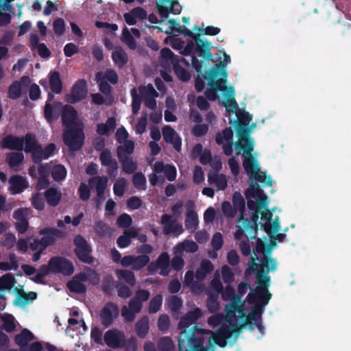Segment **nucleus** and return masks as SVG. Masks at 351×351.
<instances>
[{
  "instance_id": "1",
  "label": "nucleus",
  "mask_w": 351,
  "mask_h": 351,
  "mask_svg": "<svg viewBox=\"0 0 351 351\" xmlns=\"http://www.w3.org/2000/svg\"><path fill=\"white\" fill-rule=\"evenodd\" d=\"M231 326L223 324L215 332L203 329L196 325L188 332L182 331L178 339L179 351H208L214 344L221 348L227 345V340L233 333L239 334L245 326V319L235 317V321L228 319Z\"/></svg>"
},
{
  "instance_id": "2",
  "label": "nucleus",
  "mask_w": 351,
  "mask_h": 351,
  "mask_svg": "<svg viewBox=\"0 0 351 351\" xmlns=\"http://www.w3.org/2000/svg\"><path fill=\"white\" fill-rule=\"evenodd\" d=\"M218 69L216 68H210L208 73V84L210 86L205 91L206 98L210 101H215L217 98V90L226 91L228 93L224 94L226 99L221 104L225 106L227 112L229 113L237 112L238 110V104L234 98V90L232 86L227 87L225 86L226 83V79H217Z\"/></svg>"
},
{
  "instance_id": "3",
  "label": "nucleus",
  "mask_w": 351,
  "mask_h": 351,
  "mask_svg": "<svg viewBox=\"0 0 351 351\" xmlns=\"http://www.w3.org/2000/svg\"><path fill=\"white\" fill-rule=\"evenodd\" d=\"M278 263L275 258L264 257L261 263H257L252 257V265H250V269L256 272V291H269L271 278L269 273L274 272L277 269Z\"/></svg>"
},
{
  "instance_id": "4",
  "label": "nucleus",
  "mask_w": 351,
  "mask_h": 351,
  "mask_svg": "<svg viewBox=\"0 0 351 351\" xmlns=\"http://www.w3.org/2000/svg\"><path fill=\"white\" fill-rule=\"evenodd\" d=\"M221 293V298L224 301H230L226 306L227 318L230 319L231 322L235 321V317L245 319L243 303L239 298V295H237L234 288L230 284L227 285Z\"/></svg>"
},
{
  "instance_id": "5",
  "label": "nucleus",
  "mask_w": 351,
  "mask_h": 351,
  "mask_svg": "<svg viewBox=\"0 0 351 351\" xmlns=\"http://www.w3.org/2000/svg\"><path fill=\"white\" fill-rule=\"evenodd\" d=\"M40 235H43L40 239H34L29 243V247L32 251H45L49 246L55 244L58 239H62L65 236L63 231L53 227H47L38 231Z\"/></svg>"
},
{
  "instance_id": "6",
  "label": "nucleus",
  "mask_w": 351,
  "mask_h": 351,
  "mask_svg": "<svg viewBox=\"0 0 351 351\" xmlns=\"http://www.w3.org/2000/svg\"><path fill=\"white\" fill-rule=\"evenodd\" d=\"M259 213V210L252 212L251 220L244 217L243 215H240L237 225L238 229L234 233L236 240L241 239L244 235L248 240L256 237Z\"/></svg>"
},
{
  "instance_id": "7",
  "label": "nucleus",
  "mask_w": 351,
  "mask_h": 351,
  "mask_svg": "<svg viewBox=\"0 0 351 351\" xmlns=\"http://www.w3.org/2000/svg\"><path fill=\"white\" fill-rule=\"evenodd\" d=\"M56 145L51 143L45 148L39 143L36 136L34 138H27V147L26 154H31L32 160L34 164L41 163L43 160L48 159L53 155Z\"/></svg>"
},
{
  "instance_id": "8",
  "label": "nucleus",
  "mask_w": 351,
  "mask_h": 351,
  "mask_svg": "<svg viewBox=\"0 0 351 351\" xmlns=\"http://www.w3.org/2000/svg\"><path fill=\"white\" fill-rule=\"evenodd\" d=\"M83 123L77 126L66 128L64 130L62 138L64 143L71 152L80 150L84 145L85 135Z\"/></svg>"
},
{
  "instance_id": "9",
  "label": "nucleus",
  "mask_w": 351,
  "mask_h": 351,
  "mask_svg": "<svg viewBox=\"0 0 351 351\" xmlns=\"http://www.w3.org/2000/svg\"><path fill=\"white\" fill-rule=\"evenodd\" d=\"M235 148L243 152V166L247 176H267L266 172L261 171L258 160L252 154L254 149V142L247 140L246 143H243L241 146L235 147Z\"/></svg>"
},
{
  "instance_id": "10",
  "label": "nucleus",
  "mask_w": 351,
  "mask_h": 351,
  "mask_svg": "<svg viewBox=\"0 0 351 351\" xmlns=\"http://www.w3.org/2000/svg\"><path fill=\"white\" fill-rule=\"evenodd\" d=\"M238 120L234 121L235 131L239 140L235 142L234 147H239L243 143H246L247 140L254 142L250 136V128H248L250 122L252 119V116L248 112L243 110L242 112L237 113Z\"/></svg>"
},
{
  "instance_id": "11",
  "label": "nucleus",
  "mask_w": 351,
  "mask_h": 351,
  "mask_svg": "<svg viewBox=\"0 0 351 351\" xmlns=\"http://www.w3.org/2000/svg\"><path fill=\"white\" fill-rule=\"evenodd\" d=\"M35 134L31 132L27 133L23 137L7 135L0 143L2 149H8L10 150H16L18 152H24L26 153L27 147V138H34Z\"/></svg>"
},
{
  "instance_id": "12",
  "label": "nucleus",
  "mask_w": 351,
  "mask_h": 351,
  "mask_svg": "<svg viewBox=\"0 0 351 351\" xmlns=\"http://www.w3.org/2000/svg\"><path fill=\"white\" fill-rule=\"evenodd\" d=\"M73 243L75 246L74 253L77 258L84 263L92 264L94 262V258L90 255L92 248L85 238L77 234L74 238Z\"/></svg>"
},
{
  "instance_id": "13",
  "label": "nucleus",
  "mask_w": 351,
  "mask_h": 351,
  "mask_svg": "<svg viewBox=\"0 0 351 351\" xmlns=\"http://www.w3.org/2000/svg\"><path fill=\"white\" fill-rule=\"evenodd\" d=\"M50 267L53 274H62L64 276H71L75 271L73 263L64 256H55L49 259Z\"/></svg>"
},
{
  "instance_id": "14",
  "label": "nucleus",
  "mask_w": 351,
  "mask_h": 351,
  "mask_svg": "<svg viewBox=\"0 0 351 351\" xmlns=\"http://www.w3.org/2000/svg\"><path fill=\"white\" fill-rule=\"evenodd\" d=\"M32 210L30 208H20L15 210L12 217L16 220L14 227L19 234L25 233L29 227V219L32 216Z\"/></svg>"
},
{
  "instance_id": "15",
  "label": "nucleus",
  "mask_w": 351,
  "mask_h": 351,
  "mask_svg": "<svg viewBox=\"0 0 351 351\" xmlns=\"http://www.w3.org/2000/svg\"><path fill=\"white\" fill-rule=\"evenodd\" d=\"M126 337L120 330L113 328L107 330L104 335V341L108 347L117 349L125 346Z\"/></svg>"
},
{
  "instance_id": "16",
  "label": "nucleus",
  "mask_w": 351,
  "mask_h": 351,
  "mask_svg": "<svg viewBox=\"0 0 351 351\" xmlns=\"http://www.w3.org/2000/svg\"><path fill=\"white\" fill-rule=\"evenodd\" d=\"M160 223L163 226L162 231L165 235L173 234L177 237L184 232L182 225L177 223L170 215H162Z\"/></svg>"
},
{
  "instance_id": "17",
  "label": "nucleus",
  "mask_w": 351,
  "mask_h": 351,
  "mask_svg": "<svg viewBox=\"0 0 351 351\" xmlns=\"http://www.w3.org/2000/svg\"><path fill=\"white\" fill-rule=\"evenodd\" d=\"M194 42L195 43V56H196V57L202 58L203 62H215L210 52L213 48L210 42L208 41L206 39L201 38L200 35L196 36Z\"/></svg>"
},
{
  "instance_id": "18",
  "label": "nucleus",
  "mask_w": 351,
  "mask_h": 351,
  "mask_svg": "<svg viewBox=\"0 0 351 351\" xmlns=\"http://www.w3.org/2000/svg\"><path fill=\"white\" fill-rule=\"evenodd\" d=\"M86 93V82L79 80L72 86L71 93L65 95V100L69 104H76L85 97Z\"/></svg>"
},
{
  "instance_id": "19",
  "label": "nucleus",
  "mask_w": 351,
  "mask_h": 351,
  "mask_svg": "<svg viewBox=\"0 0 351 351\" xmlns=\"http://www.w3.org/2000/svg\"><path fill=\"white\" fill-rule=\"evenodd\" d=\"M119 309L118 306L112 302H107L100 313L101 322L105 327L110 326L113 321L118 317Z\"/></svg>"
},
{
  "instance_id": "20",
  "label": "nucleus",
  "mask_w": 351,
  "mask_h": 351,
  "mask_svg": "<svg viewBox=\"0 0 351 351\" xmlns=\"http://www.w3.org/2000/svg\"><path fill=\"white\" fill-rule=\"evenodd\" d=\"M62 122L65 128L77 126L80 123H83L78 119L77 111L74 107L68 104L63 106Z\"/></svg>"
},
{
  "instance_id": "21",
  "label": "nucleus",
  "mask_w": 351,
  "mask_h": 351,
  "mask_svg": "<svg viewBox=\"0 0 351 351\" xmlns=\"http://www.w3.org/2000/svg\"><path fill=\"white\" fill-rule=\"evenodd\" d=\"M88 280V276L84 272L76 274L72 278L66 283V287L69 290L75 293L82 294L86 291V287L83 284Z\"/></svg>"
},
{
  "instance_id": "22",
  "label": "nucleus",
  "mask_w": 351,
  "mask_h": 351,
  "mask_svg": "<svg viewBox=\"0 0 351 351\" xmlns=\"http://www.w3.org/2000/svg\"><path fill=\"white\" fill-rule=\"evenodd\" d=\"M271 296L272 295L269 291L254 290L248 293L246 300L250 304H254L263 308L269 303Z\"/></svg>"
},
{
  "instance_id": "23",
  "label": "nucleus",
  "mask_w": 351,
  "mask_h": 351,
  "mask_svg": "<svg viewBox=\"0 0 351 351\" xmlns=\"http://www.w3.org/2000/svg\"><path fill=\"white\" fill-rule=\"evenodd\" d=\"M178 3V0H160V3H157V12L162 19H167L170 13L178 14L181 12L180 8H175L174 4Z\"/></svg>"
},
{
  "instance_id": "24",
  "label": "nucleus",
  "mask_w": 351,
  "mask_h": 351,
  "mask_svg": "<svg viewBox=\"0 0 351 351\" xmlns=\"http://www.w3.org/2000/svg\"><path fill=\"white\" fill-rule=\"evenodd\" d=\"M202 316V313L200 308H195L193 311H189L184 316H183L178 324V327L180 329H184L182 330L180 333L182 331H186L188 332L189 330L192 328H189L188 330H186V328L190 327L191 325H193L197 320H198L199 318H201Z\"/></svg>"
},
{
  "instance_id": "25",
  "label": "nucleus",
  "mask_w": 351,
  "mask_h": 351,
  "mask_svg": "<svg viewBox=\"0 0 351 351\" xmlns=\"http://www.w3.org/2000/svg\"><path fill=\"white\" fill-rule=\"evenodd\" d=\"M29 83V77L24 75L19 80H14L8 87V97L13 100L19 99L21 95L22 86H27Z\"/></svg>"
},
{
  "instance_id": "26",
  "label": "nucleus",
  "mask_w": 351,
  "mask_h": 351,
  "mask_svg": "<svg viewBox=\"0 0 351 351\" xmlns=\"http://www.w3.org/2000/svg\"><path fill=\"white\" fill-rule=\"evenodd\" d=\"M163 138L167 143L171 144L173 148L180 152L182 147L180 137L170 125H165L162 130Z\"/></svg>"
},
{
  "instance_id": "27",
  "label": "nucleus",
  "mask_w": 351,
  "mask_h": 351,
  "mask_svg": "<svg viewBox=\"0 0 351 351\" xmlns=\"http://www.w3.org/2000/svg\"><path fill=\"white\" fill-rule=\"evenodd\" d=\"M195 43L189 41L184 47L182 54L186 56H190L192 68L199 74L202 73V67H203V61L197 59L195 56Z\"/></svg>"
},
{
  "instance_id": "28",
  "label": "nucleus",
  "mask_w": 351,
  "mask_h": 351,
  "mask_svg": "<svg viewBox=\"0 0 351 351\" xmlns=\"http://www.w3.org/2000/svg\"><path fill=\"white\" fill-rule=\"evenodd\" d=\"M252 257L254 258V261L256 263L257 261H261L263 260L264 257H267L268 258H273L271 257V251L269 249L267 248L266 244L261 241V239L258 238L256 241V244L254 251V255L251 257V263L252 265Z\"/></svg>"
},
{
  "instance_id": "29",
  "label": "nucleus",
  "mask_w": 351,
  "mask_h": 351,
  "mask_svg": "<svg viewBox=\"0 0 351 351\" xmlns=\"http://www.w3.org/2000/svg\"><path fill=\"white\" fill-rule=\"evenodd\" d=\"M108 182V177H90L88 180V184L90 188H95L97 195L99 199H105L104 191Z\"/></svg>"
},
{
  "instance_id": "30",
  "label": "nucleus",
  "mask_w": 351,
  "mask_h": 351,
  "mask_svg": "<svg viewBox=\"0 0 351 351\" xmlns=\"http://www.w3.org/2000/svg\"><path fill=\"white\" fill-rule=\"evenodd\" d=\"M101 163L103 166L108 167L109 170V176H113L118 168L117 162L112 159V154L110 149H104L99 156Z\"/></svg>"
},
{
  "instance_id": "31",
  "label": "nucleus",
  "mask_w": 351,
  "mask_h": 351,
  "mask_svg": "<svg viewBox=\"0 0 351 351\" xmlns=\"http://www.w3.org/2000/svg\"><path fill=\"white\" fill-rule=\"evenodd\" d=\"M9 183V190L12 195L19 194L29 186L24 177H10Z\"/></svg>"
},
{
  "instance_id": "32",
  "label": "nucleus",
  "mask_w": 351,
  "mask_h": 351,
  "mask_svg": "<svg viewBox=\"0 0 351 351\" xmlns=\"http://www.w3.org/2000/svg\"><path fill=\"white\" fill-rule=\"evenodd\" d=\"M34 334L27 328H24L14 337L16 344L20 347L21 351H26L28 343L34 339Z\"/></svg>"
},
{
  "instance_id": "33",
  "label": "nucleus",
  "mask_w": 351,
  "mask_h": 351,
  "mask_svg": "<svg viewBox=\"0 0 351 351\" xmlns=\"http://www.w3.org/2000/svg\"><path fill=\"white\" fill-rule=\"evenodd\" d=\"M160 56V64L164 68L170 67L171 66H173L180 60L178 56H176L173 51L167 47L162 49Z\"/></svg>"
},
{
  "instance_id": "34",
  "label": "nucleus",
  "mask_w": 351,
  "mask_h": 351,
  "mask_svg": "<svg viewBox=\"0 0 351 351\" xmlns=\"http://www.w3.org/2000/svg\"><path fill=\"white\" fill-rule=\"evenodd\" d=\"M183 63L186 66H189V63L184 58L181 57L180 60L177 62L172 67L175 75L182 82H186L191 79V73L188 70L180 65Z\"/></svg>"
},
{
  "instance_id": "35",
  "label": "nucleus",
  "mask_w": 351,
  "mask_h": 351,
  "mask_svg": "<svg viewBox=\"0 0 351 351\" xmlns=\"http://www.w3.org/2000/svg\"><path fill=\"white\" fill-rule=\"evenodd\" d=\"M138 236V232L134 228L126 230L123 232V234L118 237L117 240V245L120 248H125L129 246L131 243V239H134Z\"/></svg>"
},
{
  "instance_id": "36",
  "label": "nucleus",
  "mask_w": 351,
  "mask_h": 351,
  "mask_svg": "<svg viewBox=\"0 0 351 351\" xmlns=\"http://www.w3.org/2000/svg\"><path fill=\"white\" fill-rule=\"evenodd\" d=\"M95 77L96 81L99 85V90L103 94H104L107 97H109L110 99V101L107 103L106 104L110 105L113 100V97L112 95V86L105 80H104L103 75L101 74V73H97Z\"/></svg>"
},
{
  "instance_id": "37",
  "label": "nucleus",
  "mask_w": 351,
  "mask_h": 351,
  "mask_svg": "<svg viewBox=\"0 0 351 351\" xmlns=\"http://www.w3.org/2000/svg\"><path fill=\"white\" fill-rule=\"evenodd\" d=\"M112 60L119 68H122L128 62V56L126 52L121 47H117L112 52Z\"/></svg>"
},
{
  "instance_id": "38",
  "label": "nucleus",
  "mask_w": 351,
  "mask_h": 351,
  "mask_svg": "<svg viewBox=\"0 0 351 351\" xmlns=\"http://www.w3.org/2000/svg\"><path fill=\"white\" fill-rule=\"evenodd\" d=\"M156 265L160 269L159 274L162 276H167L169 274L170 258L167 252L161 253L156 261Z\"/></svg>"
},
{
  "instance_id": "39",
  "label": "nucleus",
  "mask_w": 351,
  "mask_h": 351,
  "mask_svg": "<svg viewBox=\"0 0 351 351\" xmlns=\"http://www.w3.org/2000/svg\"><path fill=\"white\" fill-rule=\"evenodd\" d=\"M213 269L214 267L212 263L209 260L204 259L197 269L195 276L197 280H203Z\"/></svg>"
},
{
  "instance_id": "40",
  "label": "nucleus",
  "mask_w": 351,
  "mask_h": 351,
  "mask_svg": "<svg viewBox=\"0 0 351 351\" xmlns=\"http://www.w3.org/2000/svg\"><path fill=\"white\" fill-rule=\"evenodd\" d=\"M44 195L47 204L52 207L58 205L62 198V194L53 187L47 189Z\"/></svg>"
},
{
  "instance_id": "41",
  "label": "nucleus",
  "mask_w": 351,
  "mask_h": 351,
  "mask_svg": "<svg viewBox=\"0 0 351 351\" xmlns=\"http://www.w3.org/2000/svg\"><path fill=\"white\" fill-rule=\"evenodd\" d=\"M49 85L51 91L59 94L62 90V82L58 71H53L49 73Z\"/></svg>"
},
{
  "instance_id": "42",
  "label": "nucleus",
  "mask_w": 351,
  "mask_h": 351,
  "mask_svg": "<svg viewBox=\"0 0 351 351\" xmlns=\"http://www.w3.org/2000/svg\"><path fill=\"white\" fill-rule=\"evenodd\" d=\"M49 274H53L52 268L50 267V261H48L47 265H42L38 273L31 280L36 284L45 285L44 278Z\"/></svg>"
},
{
  "instance_id": "43",
  "label": "nucleus",
  "mask_w": 351,
  "mask_h": 351,
  "mask_svg": "<svg viewBox=\"0 0 351 351\" xmlns=\"http://www.w3.org/2000/svg\"><path fill=\"white\" fill-rule=\"evenodd\" d=\"M198 216L193 210H188L185 218V227L190 232H194L198 226Z\"/></svg>"
},
{
  "instance_id": "44",
  "label": "nucleus",
  "mask_w": 351,
  "mask_h": 351,
  "mask_svg": "<svg viewBox=\"0 0 351 351\" xmlns=\"http://www.w3.org/2000/svg\"><path fill=\"white\" fill-rule=\"evenodd\" d=\"M122 143H123V145H119L117 148L118 158L130 157L128 155L132 154L134 149V141L128 140L123 142Z\"/></svg>"
},
{
  "instance_id": "45",
  "label": "nucleus",
  "mask_w": 351,
  "mask_h": 351,
  "mask_svg": "<svg viewBox=\"0 0 351 351\" xmlns=\"http://www.w3.org/2000/svg\"><path fill=\"white\" fill-rule=\"evenodd\" d=\"M135 330L136 335L141 338L145 337L149 331V318L143 316L135 324Z\"/></svg>"
},
{
  "instance_id": "46",
  "label": "nucleus",
  "mask_w": 351,
  "mask_h": 351,
  "mask_svg": "<svg viewBox=\"0 0 351 351\" xmlns=\"http://www.w3.org/2000/svg\"><path fill=\"white\" fill-rule=\"evenodd\" d=\"M116 127V119L114 117H110L105 123H99L97 125L96 132L100 136L106 135L108 132L114 130Z\"/></svg>"
},
{
  "instance_id": "47",
  "label": "nucleus",
  "mask_w": 351,
  "mask_h": 351,
  "mask_svg": "<svg viewBox=\"0 0 351 351\" xmlns=\"http://www.w3.org/2000/svg\"><path fill=\"white\" fill-rule=\"evenodd\" d=\"M218 298L219 295H217V293H213L211 291L207 293L206 307L209 312L216 313L219 310L220 305Z\"/></svg>"
},
{
  "instance_id": "48",
  "label": "nucleus",
  "mask_w": 351,
  "mask_h": 351,
  "mask_svg": "<svg viewBox=\"0 0 351 351\" xmlns=\"http://www.w3.org/2000/svg\"><path fill=\"white\" fill-rule=\"evenodd\" d=\"M24 160V155L21 152H12L6 154V162L10 167L20 165Z\"/></svg>"
},
{
  "instance_id": "49",
  "label": "nucleus",
  "mask_w": 351,
  "mask_h": 351,
  "mask_svg": "<svg viewBox=\"0 0 351 351\" xmlns=\"http://www.w3.org/2000/svg\"><path fill=\"white\" fill-rule=\"evenodd\" d=\"M264 311L261 306H255L251 313L248 315V320L245 315V325H252L254 323L261 322V315Z\"/></svg>"
},
{
  "instance_id": "50",
  "label": "nucleus",
  "mask_w": 351,
  "mask_h": 351,
  "mask_svg": "<svg viewBox=\"0 0 351 351\" xmlns=\"http://www.w3.org/2000/svg\"><path fill=\"white\" fill-rule=\"evenodd\" d=\"M169 308L174 314L180 313V310L182 306L183 302L181 298L178 295L171 296L167 301Z\"/></svg>"
},
{
  "instance_id": "51",
  "label": "nucleus",
  "mask_w": 351,
  "mask_h": 351,
  "mask_svg": "<svg viewBox=\"0 0 351 351\" xmlns=\"http://www.w3.org/2000/svg\"><path fill=\"white\" fill-rule=\"evenodd\" d=\"M117 276L119 280H124L130 286L136 284V278L134 273L129 270L118 269L116 271Z\"/></svg>"
},
{
  "instance_id": "52",
  "label": "nucleus",
  "mask_w": 351,
  "mask_h": 351,
  "mask_svg": "<svg viewBox=\"0 0 351 351\" xmlns=\"http://www.w3.org/2000/svg\"><path fill=\"white\" fill-rule=\"evenodd\" d=\"M208 182L215 187L217 191L225 190L228 186L226 177H208Z\"/></svg>"
},
{
  "instance_id": "53",
  "label": "nucleus",
  "mask_w": 351,
  "mask_h": 351,
  "mask_svg": "<svg viewBox=\"0 0 351 351\" xmlns=\"http://www.w3.org/2000/svg\"><path fill=\"white\" fill-rule=\"evenodd\" d=\"M119 160L121 162L123 171L125 173L132 174L136 170L137 164L130 156L119 158Z\"/></svg>"
},
{
  "instance_id": "54",
  "label": "nucleus",
  "mask_w": 351,
  "mask_h": 351,
  "mask_svg": "<svg viewBox=\"0 0 351 351\" xmlns=\"http://www.w3.org/2000/svg\"><path fill=\"white\" fill-rule=\"evenodd\" d=\"M121 41L125 43L130 49L134 50L137 47L136 40L126 27L123 29Z\"/></svg>"
},
{
  "instance_id": "55",
  "label": "nucleus",
  "mask_w": 351,
  "mask_h": 351,
  "mask_svg": "<svg viewBox=\"0 0 351 351\" xmlns=\"http://www.w3.org/2000/svg\"><path fill=\"white\" fill-rule=\"evenodd\" d=\"M232 205L237 212H240L241 215H243L245 208V203L243 197L239 192H234L232 196Z\"/></svg>"
},
{
  "instance_id": "56",
  "label": "nucleus",
  "mask_w": 351,
  "mask_h": 351,
  "mask_svg": "<svg viewBox=\"0 0 351 351\" xmlns=\"http://www.w3.org/2000/svg\"><path fill=\"white\" fill-rule=\"evenodd\" d=\"M233 138V130L231 128H226L223 130L222 133L217 132L215 136V141L218 145H221L223 140L227 142H232Z\"/></svg>"
},
{
  "instance_id": "57",
  "label": "nucleus",
  "mask_w": 351,
  "mask_h": 351,
  "mask_svg": "<svg viewBox=\"0 0 351 351\" xmlns=\"http://www.w3.org/2000/svg\"><path fill=\"white\" fill-rule=\"evenodd\" d=\"M158 351H173L174 346L172 339L169 337H163L159 339L157 343Z\"/></svg>"
},
{
  "instance_id": "58",
  "label": "nucleus",
  "mask_w": 351,
  "mask_h": 351,
  "mask_svg": "<svg viewBox=\"0 0 351 351\" xmlns=\"http://www.w3.org/2000/svg\"><path fill=\"white\" fill-rule=\"evenodd\" d=\"M209 165L213 170V173H212L211 172H209L208 176H225L223 173H219V171L222 168V162L220 156L217 155L214 156L212 158Z\"/></svg>"
},
{
  "instance_id": "59",
  "label": "nucleus",
  "mask_w": 351,
  "mask_h": 351,
  "mask_svg": "<svg viewBox=\"0 0 351 351\" xmlns=\"http://www.w3.org/2000/svg\"><path fill=\"white\" fill-rule=\"evenodd\" d=\"M15 282L14 277L7 274L0 278V290H10Z\"/></svg>"
},
{
  "instance_id": "60",
  "label": "nucleus",
  "mask_w": 351,
  "mask_h": 351,
  "mask_svg": "<svg viewBox=\"0 0 351 351\" xmlns=\"http://www.w3.org/2000/svg\"><path fill=\"white\" fill-rule=\"evenodd\" d=\"M150 258L148 255L141 254L134 256V266L132 269L138 271L149 263Z\"/></svg>"
},
{
  "instance_id": "61",
  "label": "nucleus",
  "mask_w": 351,
  "mask_h": 351,
  "mask_svg": "<svg viewBox=\"0 0 351 351\" xmlns=\"http://www.w3.org/2000/svg\"><path fill=\"white\" fill-rule=\"evenodd\" d=\"M131 96L132 111L134 114H136L141 108L142 97L137 93L136 90L134 88L131 90Z\"/></svg>"
},
{
  "instance_id": "62",
  "label": "nucleus",
  "mask_w": 351,
  "mask_h": 351,
  "mask_svg": "<svg viewBox=\"0 0 351 351\" xmlns=\"http://www.w3.org/2000/svg\"><path fill=\"white\" fill-rule=\"evenodd\" d=\"M162 296L160 294H157L153 297L149 304L148 311L149 313H156L158 312L162 306Z\"/></svg>"
},
{
  "instance_id": "63",
  "label": "nucleus",
  "mask_w": 351,
  "mask_h": 351,
  "mask_svg": "<svg viewBox=\"0 0 351 351\" xmlns=\"http://www.w3.org/2000/svg\"><path fill=\"white\" fill-rule=\"evenodd\" d=\"M44 117L48 123H51L59 117V114L55 112L53 106L49 102H46L45 105Z\"/></svg>"
},
{
  "instance_id": "64",
  "label": "nucleus",
  "mask_w": 351,
  "mask_h": 351,
  "mask_svg": "<svg viewBox=\"0 0 351 351\" xmlns=\"http://www.w3.org/2000/svg\"><path fill=\"white\" fill-rule=\"evenodd\" d=\"M94 231L100 239H103L108 234V226L103 221L98 220L95 222Z\"/></svg>"
}]
</instances>
